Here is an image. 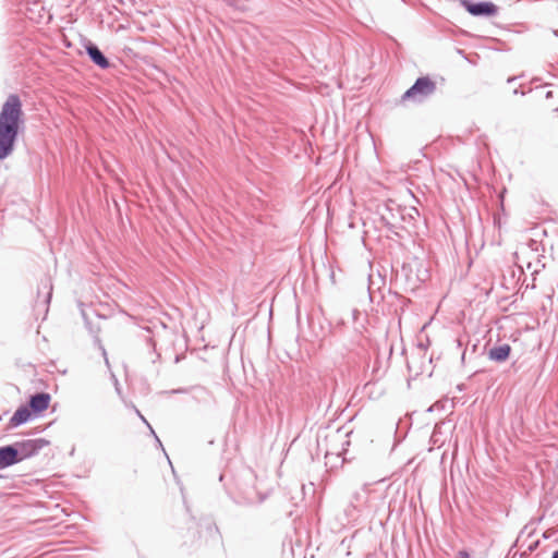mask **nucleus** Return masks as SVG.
Listing matches in <instances>:
<instances>
[{
	"label": "nucleus",
	"instance_id": "1",
	"mask_svg": "<svg viewBox=\"0 0 558 558\" xmlns=\"http://www.w3.org/2000/svg\"><path fill=\"white\" fill-rule=\"evenodd\" d=\"M25 129L23 104L17 94H10L0 110V161L15 149L17 138Z\"/></svg>",
	"mask_w": 558,
	"mask_h": 558
},
{
	"label": "nucleus",
	"instance_id": "2",
	"mask_svg": "<svg viewBox=\"0 0 558 558\" xmlns=\"http://www.w3.org/2000/svg\"><path fill=\"white\" fill-rule=\"evenodd\" d=\"M436 82L428 75L420 76L401 96V102L422 104L436 92Z\"/></svg>",
	"mask_w": 558,
	"mask_h": 558
},
{
	"label": "nucleus",
	"instance_id": "3",
	"mask_svg": "<svg viewBox=\"0 0 558 558\" xmlns=\"http://www.w3.org/2000/svg\"><path fill=\"white\" fill-rule=\"evenodd\" d=\"M49 445L50 441L46 438L24 439L12 442L14 450L17 452L16 458L19 463L35 457L44 447Z\"/></svg>",
	"mask_w": 558,
	"mask_h": 558
},
{
	"label": "nucleus",
	"instance_id": "4",
	"mask_svg": "<svg viewBox=\"0 0 558 558\" xmlns=\"http://www.w3.org/2000/svg\"><path fill=\"white\" fill-rule=\"evenodd\" d=\"M80 45L84 48L90 62L101 70H108L112 66L108 57L100 50V48L90 39L85 36H81Z\"/></svg>",
	"mask_w": 558,
	"mask_h": 558
},
{
	"label": "nucleus",
	"instance_id": "5",
	"mask_svg": "<svg viewBox=\"0 0 558 558\" xmlns=\"http://www.w3.org/2000/svg\"><path fill=\"white\" fill-rule=\"evenodd\" d=\"M488 342L483 347L481 354L486 353L487 359L496 364H502L507 362L512 353V347L509 343H502L497 341L493 347L487 348Z\"/></svg>",
	"mask_w": 558,
	"mask_h": 558
},
{
	"label": "nucleus",
	"instance_id": "6",
	"mask_svg": "<svg viewBox=\"0 0 558 558\" xmlns=\"http://www.w3.org/2000/svg\"><path fill=\"white\" fill-rule=\"evenodd\" d=\"M51 396L46 391H37L28 396L25 404L32 412L35 418L43 415V413L49 408Z\"/></svg>",
	"mask_w": 558,
	"mask_h": 558
},
{
	"label": "nucleus",
	"instance_id": "7",
	"mask_svg": "<svg viewBox=\"0 0 558 558\" xmlns=\"http://www.w3.org/2000/svg\"><path fill=\"white\" fill-rule=\"evenodd\" d=\"M34 418L35 417L27 408V405L25 403H22L10 417L8 428H16L21 425H24L33 421Z\"/></svg>",
	"mask_w": 558,
	"mask_h": 558
},
{
	"label": "nucleus",
	"instance_id": "8",
	"mask_svg": "<svg viewBox=\"0 0 558 558\" xmlns=\"http://www.w3.org/2000/svg\"><path fill=\"white\" fill-rule=\"evenodd\" d=\"M16 453L12 444L0 446V470L17 464ZM4 477L3 474H0V478Z\"/></svg>",
	"mask_w": 558,
	"mask_h": 558
},
{
	"label": "nucleus",
	"instance_id": "9",
	"mask_svg": "<svg viewBox=\"0 0 558 558\" xmlns=\"http://www.w3.org/2000/svg\"><path fill=\"white\" fill-rule=\"evenodd\" d=\"M399 206L393 201H388L385 206L384 210L385 213H381L380 215V221L383 225L391 232H395V229L397 228L393 220L398 217V214L396 210H391L392 207Z\"/></svg>",
	"mask_w": 558,
	"mask_h": 558
},
{
	"label": "nucleus",
	"instance_id": "10",
	"mask_svg": "<svg viewBox=\"0 0 558 558\" xmlns=\"http://www.w3.org/2000/svg\"><path fill=\"white\" fill-rule=\"evenodd\" d=\"M391 210H396L398 214V217L403 222H407L409 225L415 226V222L417 218L420 217V211L416 207L410 206V207H402V206H395L391 208Z\"/></svg>",
	"mask_w": 558,
	"mask_h": 558
},
{
	"label": "nucleus",
	"instance_id": "11",
	"mask_svg": "<svg viewBox=\"0 0 558 558\" xmlns=\"http://www.w3.org/2000/svg\"><path fill=\"white\" fill-rule=\"evenodd\" d=\"M52 282L49 277H45L44 279H41L37 291V304H39V300L43 294L44 296L41 304L47 307L50 304L52 298Z\"/></svg>",
	"mask_w": 558,
	"mask_h": 558
},
{
	"label": "nucleus",
	"instance_id": "12",
	"mask_svg": "<svg viewBox=\"0 0 558 558\" xmlns=\"http://www.w3.org/2000/svg\"><path fill=\"white\" fill-rule=\"evenodd\" d=\"M359 502H363V495L356 492L352 495V500L345 510L348 517H352V512L356 510V504Z\"/></svg>",
	"mask_w": 558,
	"mask_h": 558
},
{
	"label": "nucleus",
	"instance_id": "13",
	"mask_svg": "<svg viewBox=\"0 0 558 558\" xmlns=\"http://www.w3.org/2000/svg\"><path fill=\"white\" fill-rule=\"evenodd\" d=\"M401 275L404 277L405 281L409 282L412 277V267L410 264L403 263L401 266Z\"/></svg>",
	"mask_w": 558,
	"mask_h": 558
},
{
	"label": "nucleus",
	"instance_id": "14",
	"mask_svg": "<svg viewBox=\"0 0 558 558\" xmlns=\"http://www.w3.org/2000/svg\"><path fill=\"white\" fill-rule=\"evenodd\" d=\"M543 255H538L536 259V267L533 269V275L538 274L542 269L545 268V264L542 262Z\"/></svg>",
	"mask_w": 558,
	"mask_h": 558
},
{
	"label": "nucleus",
	"instance_id": "15",
	"mask_svg": "<svg viewBox=\"0 0 558 558\" xmlns=\"http://www.w3.org/2000/svg\"><path fill=\"white\" fill-rule=\"evenodd\" d=\"M53 422L45 425V426H37L35 428H33L31 432H28V435H35V434H39V433H43L45 432L49 426L52 425Z\"/></svg>",
	"mask_w": 558,
	"mask_h": 558
},
{
	"label": "nucleus",
	"instance_id": "16",
	"mask_svg": "<svg viewBox=\"0 0 558 558\" xmlns=\"http://www.w3.org/2000/svg\"><path fill=\"white\" fill-rule=\"evenodd\" d=\"M390 293H391L393 296H396L398 300H400L404 306H405V305H408V304L410 303V300H409V299H407V298H404V296H403V295H401L400 293H398V292H396V291H395V292H391V291H390Z\"/></svg>",
	"mask_w": 558,
	"mask_h": 558
},
{
	"label": "nucleus",
	"instance_id": "17",
	"mask_svg": "<svg viewBox=\"0 0 558 558\" xmlns=\"http://www.w3.org/2000/svg\"><path fill=\"white\" fill-rule=\"evenodd\" d=\"M96 341L98 342V347H99V349L101 350V353H102V356L105 357V362H106V364H107V365H109V360H108V357H107V352H106L105 347L101 344V342H100L99 338H96Z\"/></svg>",
	"mask_w": 558,
	"mask_h": 558
},
{
	"label": "nucleus",
	"instance_id": "18",
	"mask_svg": "<svg viewBox=\"0 0 558 558\" xmlns=\"http://www.w3.org/2000/svg\"><path fill=\"white\" fill-rule=\"evenodd\" d=\"M439 425H436L435 428H434V432L432 434V437H430V441L436 445L438 442V438H437V435L439 433Z\"/></svg>",
	"mask_w": 558,
	"mask_h": 558
},
{
	"label": "nucleus",
	"instance_id": "19",
	"mask_svg": "<svg viewBox=\"0 0 558 558\" xmlns=\"http://www.w3.org/2000/svg\"><path fill=\"white\" fill-rule=\"evenodd\" d=\"M350 440H347L342 444V451H341V454L343 457V460H347V454H348V446H350Z\"/></svg>",
	"mask_w": 558,
	"mask_h": 558
},
{
	"label": "nucleus",
	"instance_id": "20",
	"mask_svg": "<svg viewBox=\"0 0 558 558\" xmlns=\"http://www.w3.org/2000/svg\"><path fill=\"white\" fill-rule=\"evenodd\" d=\"M529 246L535 251V252H538V248L541 246V243L536 240H530V243H529Z\"/></svg>",
	"mask_w": 558,
	"mask_h": 558
},
{
	"label": "nucleus",
	"instance_id": "21",
	"mask_svg": "<svg viewBox=\"0 0 558 558\" xmlns=\"http://www.w3.org/2000/svg\"><path fill=\"white\" fill-rule=\"evenodd\" d=\"M457 558H471V555L468 549H461L458 551Z\"/></svg>",
	"mask_w": 558,
	"mask_h": 558
},
{
	"label": "nucleus",
	"instance_id": "22",
	"mask_svg": "<svg viewBox=\"0 0 558 558\" xmlns=\"http://www.w3.org/2000/svg\"><path fill=\"white\" fill-rule=\"evenodd\" d=\"M337 433L338 434L343 433L345 437H349L353 433V430L352 429L347 430L345 426L343 425L337 429Z\"/></svg>",
	"mask_w": 558,
	"mask_h": 558
},
{
	"label": "nucleus",
	"instance_id": "23",
	"mask_svg": "<svg viewBox=\"0 0 558 558\" xmlns=\"http://www.w3.org/2000/svg\"><path fill=\"white\" fill-rule=\"evenodd\" d=\"M82 316H83V318H84V322H85L86 327H87L89 330H92V326H90L92 324H90V322L88 320L87 315H86V313H85L83 310H82Z\"/></svg>",
	"mask_w": 558,
	"mask_h": 558
},
{
	"label": "nucleus",
	"instance_id": "24",
	"mask_svg": "<svg viewBox=\"0 0 558 558\" xmlns=\"http://www.w3.org/2000/svg\"><path fill=\"white\" fill-rule=\"evenodd\" d=\"M478 348H480V341L477 340L474 344H472L471 352L476 353L478 351Z\"/></svg>",
	"mask_w": 558,
	"mask_h": 558
},
{
	"label": "nucleus",
	"instance_id": "25",
	"mask_svg": "<svg viewBox=\"0 0 558 558\" xmlns=\"http://www.w3.org/2000/svg\"><path fill=\"white\" fill-rule=\"evenodd\" d=\"M136 414L138 415V417L143 421V423L146 425V426H149V423L148 421L142 415V413L136 409Z\"/></svg>",
	"mask_w": 558,
	"mask_h": 558
},
{
	"label": "nucleus",
	"instance_id": "26",
	"mask_svg": "<svg viewBox=\"0 0 558 558\" xmlns=\"http://www.w3.org/2000/svg\"><path fill=\"white\" fill-rule=\"evenodd\" d=\"M526 94L525 90L521 89L520 87L519 88H515L513 90V95H521V96H524Z\"/></svg>",
	"mask_w": 558,
	"mask_h": 558
},
{
	"label": "nucleus",
	"instance_id": "27",
	"mask_svg": "<svg viewBox=\"0 0 558 558\" xmlns=\"http://www.w3.org/2000/svg\"><path fill=\"white\" fill-rule=\"evenodd\" d=\"M538 544H539V542H538V541H536V542L532 543V544L529 546V551H533V550H535V549L537 548Z\"/></svg>",
	"mask_w": 558,
	"mask_h": 558
},
{
	"label": "nucleus",
	"instance_id": "28",
	"mask_svg": "<svg viewBox=\"0 0 558 558\" xmlns=\"http://www.w3.org/2000/svg\"><path fill=\"white\" fill-rule=\"evenodd\" d=\"M222 1L226 2L228 5L234 7L236 4L238 0H222Z\"/></svg>",
	"mask_w": 558,
	"mask_h": 558
},
{
	"label": "nucleus",
	"instance_id": "29",
	"mask_svg": "<svg viewBox=\"0 0 558 558\" xmlns=\"http://www.w3.org/2000/svg\"><path fill=\"white\" fill-rule=\"evenodd\" d=\"M466 389V385L465 384H459L457 385V390L459 391H464Z\"/></svg>",
	"mask_w": 558,
	"mask_h": 558
},
{
	"label": "nucleus",
	"instance_id": "30",
	"mask_svg": "<svg viewBox=\"0 0 558 558\" xmlns=\"http://www.w3.org/2000/svg\"><path fill=\"white\" fill-rule=\"evenodd\" d=\"M517 78H518V76H510V77H508V78H507V83H508V84H511V83H513L514 81H517Z\"/></svg>",
	"mask_w": 558,
	"mask_h": 558
},
{
	"label": "nucleus",
	"instance_id": "31",
	"mask_svg": "<svg viewBox=\"0 0 558 558\" xmlns=\"http://www.w3.org/2000/svg\"><path fill=\"white\" fill-rule=\"evenodd\" d=\"M545 97L546 99H550L554 97V93L551 90H548L546 94H545Z\"/></svg>",
	"mask_w": 558,
	"mask_h": 558
},
{
	"label": "nucleus",
	"instance_id": "32",
	"mask_svg": "<svg viewBox=\"0 0 558 558\" xmlns=\"http://www.w3.org/2000/svg\"><path fill=\"white\" fill-rule=\"evenodd\" d=\"M155 440H156V444H158V446L163 450L162 444L157 435H155Z\"/></svg>",
	"mask_w": 558,
	"mask_h": 558
},
{
	"label": "nucleus",
	"instance_id": "33",
	"mask_svg": "<svg viewBox=\"0 0 558 558\" xmlns=\"http://www.w3.org/2000/svg\"><path fill=\"white\" fill-rule=\"evenodd\" d=\"M466 352H468V349H464V351H463V352H462V354H461V361H462V363H464Z\"/></svg>",
	"mask_w": 558,
	"mask_h": 558
},
{
	"label": "nucleus",
	"instance_id": "34",
	"mask_svg": "<svg viewBox=\"0 0 558 558\" xmlns=\"http://www.w3.org/2000/svg\"><path fill=\"white\" fill-rule=\"evenodd\" d=\"M173 392L174 393H183V392H185V389L179 388V389L173 390Z\"/></svg>",
	"mask_w": 558,
	"mask_h": 558
},
{
	"label": "nucleus",
	"instance_id": "35",
	"mask_svg": "<svg viewBox=\"0 0 558 558\" xmlns=\"http://www.w3.org/2000/svg\"><path fill=\"white\" fill-rule=\"evenodd\" d=\"M150 430V435H153L155 437L156 433L155 430L153 429L151 425L149 424V426H147Z\"/></svg>",
	"mask_w": 558,
	"mask_h": 558
},
{
	"label": "nucleus",
	"instance_id": "36",
	"mask_svg": "<svg viewBox=\"0 0 558 558\" xmlns=\"http://www.w3.org/2000/svg\"><path fill=\"white\" fill-rule=\"evenodd\" d=\"M550 558H558V549L555 550L553 554H551V557Z\"/></svg>",
	"mask_w": 558,
	"mask_h": 558
},
{
	"label": "nucleus",
	"instance_id": "37",
	"mask_svg": "<svg viewBox=\"0 0 558 558\" xmlns=\"http://www.w3.org/2000/svg\"><path fill=\"white\" fill-rule=\"evenodd\" d=\"M554 36L558 37V29H553Z\"/></svg>",
	"mask_w": 558,
	"mask_h": 558
},
{
	"label": "nucleus",
	"instance_id": "38",
	"mask_svg": "<svg viewBox=\"0 0 558 558\" xmlns=\"http://www.w3.org/2000/svg\"><path fill=\"white\" fill-rule=\"evenodd\" d=\"M553 76L558 77V69L553 73Z\"/></svg>",
	"mask_w": 558,
	"mask_h": 558
},
{
	"label": "nucleus",
	"instance_id": "39",
	"mask_svg": "<svg viewBox=\"0 0 558 558\" xmlns=\"http://www.w3.org/2000/svg\"><path fill=\"white\" fill-rule=\"evenodd\" d=\"M417 280H418L420 282H424V280H425V279H424V278H420V276L417 275Z\"/></svg>",
	"mask_w": 558,
	"mask_h": 558
},
{
	"label": "nucleus",
	"instance_id": "40",
	"mask_svg": "<svg viewBox=\"0 0 558 558\" xmlns=\"http://www.w3.org/2000/svg\"><path fill=\"white\" fill-rule=\"evenodd\" d=\"M116 389L120 393V387L118 386V381L116 383Z\"/></svg>",
	"mask_w": 558,
	"mask_h": 558
},
{
	"label": "nucleus",
	"instance_id": "41",
	"mask_svg": "<svg viewBox=\"0 0 558 558\" xmlns=\"http://www.w3.org/2000/svg\"><path fill=\"white\" fill-rule=\"evenodd\" d=\"M223 480V474L219 475V481L221 482Z\"/></svg>",
	"mask_w": 558,
	"mask_h": 558
},
{
	"label": "nucleus",
	"instance_id": "42",
	"mask_svg": "<svg viewBox=\"0 0 558 558\" xmlns=\"http://www.w3.org/2000/svg\"><path fill=\"white\" fill-rule=\"evenodd\" d=\"M527 268H530V269L532 268V263L531 262L527 264Z\"/></svg>",
	"mask_w": 558,
	"mask_h": 558
},
{
	"label": "nucleus",
	"instance_id": "43",
	"mask_svg": "<svg viewBox=\"0 0 558 558\" xmlns=\"http://www.w3.org/2000/svg\"><path fill=\"white\" fill-rule=\"evenodd\" d=\"M458 52H459V53H461V54H463V53H464V51H463V50H461V49H459V50H458Z\"/></svg>",
	"mask_w": 558,
	"mask_h": 558
},
{
	"label": "nucleus",
	"instance_id": "44",
	"mask_svg": "<svg viewBox=\"0 0 558 558\" xmlns=\"http://www.w3.org/2000/svg\"><path fill=\"white\" fill-rule=\"evenodd\" d=\"M458 347H462V343L460 340H458Z\"/></svg>",
	"mask_w": 558,
	"mask_h": 558
},
{
	"label": "nucleus",
	"instance_id": "45",
	"mask_svg": "<svg viewBox=\"0 0 558 558\" xmlns=\"http://www.w3.org/2000/svg\"><path fill=\"white\" fill-rule=\"evenodd\" d=\"M543 536L544 538H548V533H545Z\"/></svg>",
	"mask_w": 558,
	"mask_h": 558
},
{
	"label": "nucleus",
	"instance_id": "46",
	"mask_svg": "<svg viewBox=\"0 0 558 558\" xmlns=\"http://www.w3.org/2000/svg\"><path fill=\"white\" fill-rule=\"evenodd\" d=\"M543 536L544 538H548V533H545Z\"/></svg>",
	"mask_w": 558,
	"mask_h": 558
},
{
	"label": "nucleus",
	"instance_id": "47",
	"mask_svg": "<svg viewBox=\"0 0 558 558\" xmlns=\"http://www.w3.org/2000/svg\"><path fill=\"white\" fill-rule=\"evenodd\" d=\"M556 111L558 112V108L556 109Z\"/></svg>",
	"mask_w": 558,
	"mask_h": 558
}]
</instances>
